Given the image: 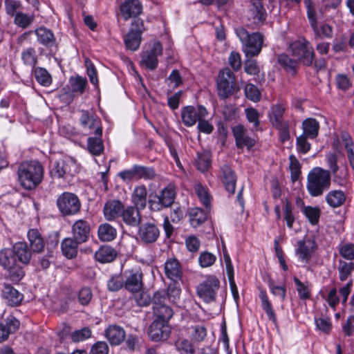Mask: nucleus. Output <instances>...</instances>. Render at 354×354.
Returning <instances> with one entry per match:
<instances>
[{
  "mask_svg": "<svg viewBox=\"0 0 354 354\" xmlns=\"http://www.w3.org/2000/svg\"><path fill=\"white\" fill-rule=\"evenodd\" d=\"M44 168L37 160L21 162L17 169V179L20 185L26 190L35 189L42 181Z\"/></svg>",
  "mask_w": 354,
  "mask_h": 354,
  "instance_id": "nucleus-1",
  "label": "nucleus"
},
{
  "mask_svg": "<svg viewBox=\"0 0 354 354\" xmlns=\"http://www.w3.org/2000/svg\"><path fill=\"white\" fill-rule=\"evenodd\" d=\"M235 33L243 45L242 50L247 57L259 55L264 41V37L261 33L259 32L250 33L243 27L235 28Z\"/></svg>",
  "mask_w": 354,
  "mask_h": 354,
  "instance_id": "nucleus-2",
  "label": "nucleus"
},
{
  "mask_svg": "<svg viewBox=\"0 0 354 354\" xmlns=\"http://www.w3.org/2000/svg\"><path fill=\"white\" fill-rule=\"evenodd\" d=\"M330 185V174L328 170L315 167L307 177V190L314 197L319 196L328 189Z\"/></svg>",
  "mask_w": 354,
  "mask_h": 354,
  "instance_id": "nucleus-3",
  "label": "nucleus"
},
{
  "mask_svg": "<svg viewBox=\"0 0 354 354\" xmlns=\"http://www.w3.org/2000/svg\"><path fill=\"white\" fill-rule=\"evenodd\" d=\"M218 95L221 99H226L239 90L233 72L228 68L221 71L217 79Z\"/></svg>",
  "mask_w": 354,
  "mask_h": 354,
  "instance_id": "nucleus-4",
  "label": "nucleus"
},
{
  "mask_svg": "<svg viewBox=\"0 0 354 354\" xmlns=\"http://www.w3.org/2000/svg\"><path fill=\"white\" fill-rule=\"evenodd\" d=\"M292 55L306 66H311L315 59V51L310 42L305 38H300L290 45Z\"/></svg>",
  "mask_w": 354,
  "mask_h": 354,
  "instance_id": "nucleus-5",
  "label": "nucleus"
},
{
  "mask_svg": "<svg viewBox=\"0 0 354 354\" xmlns=\"http://www.w3.org/2000/svg\"><path fill=\"white\" fill-rule=\"evenodd\" d=\"M57 206L64 216L74 215L80 212L81 203L78 197L71 192H64L57 199Z\"/></svg>",
  "mask_w": 354,
  "mask_h": 354,
  "instance_id": "nucleus-6",
  "label": "nucleus"
},
{
  "mask_svg": "<svg viewBox=\"0 0 354 354\" xmlns=\"http://www.w3.org/2000/svg\"><path fill=\"white\" fill-rule=\"evenodd\" d=\"M219 286V280L214 276H209L198 286L197 294L205 302H212L216 299V293Z\"/></svg>",
  "mask_w": 354,
  "mask_h": 354,
  "instance_id": "nucleus-7",
  "label": "nucleus"
},
{
  "mask_svg": "<svg viewBox=\"0 0 354 354\" xmlns=\"http://www.w3.org/2000/svg\"><path fill=\"white\" fill-rule=\"evenodd\" d=\"M125 289L130 292H138L144 288L143 273L140 268H132L125 272Z\"/></svg>",
  "mask_w": 354,
  "mask_h": 354,
  "instance_id": "nucleus-8",
  "label": "nucleus"
},
{
  "mask_svg": "<svg viewBox=\"0 0 354 354\" xmlns=\"http://www.w3.org/2000/svg\"><path fill=\"white\" fill-rule=\"evenodd\" d=\"M80 113V122L83 129L88 133L93 132L96 136L101 137L102 129L100 119L87 111L82 110Z\"/></svg>",
  "mask_w": 354,
  "mask_h": 354,
  "instance_id": "nucleus-9",
  "label": "nucleus"
},
{
  "mask_svg": "<svg viewBox=\"0 0 354 354\" xmlns=\"http://www.w3.org/2000/svg\"><path fill=\"white\" fill-rule=\"evenodd\" d=\"M162 53V46L159 41H155L150 50H147L142 53L141 64L149 70L156 68L158 59V57Z\"/></svg>",
  "mask_w": 354,
  "mask_h": 354,
  "instance_id": "nucleus-10",
  "label": "nucleus"
},
{
  "mask_svg": "<svg viewBox=\"0 0 354 354\" xmlns=\"http://www.w3.org/2000/svg\"><path fill=\"white\" fill-rule=\"evenodd\" d=\"M142 12V6L139 0H125L120 5L118 16L124 21L136 18Z\"/></svg>",
  "mask_w": 354,
  "mask_h": 354,
  "instance_id": "nucleus-11",
  "label": "nucleus"
},
{
  "mask_svg": "<svg viewBox=\"0 0 354 354\" xmlns=\"http://www.w3.org/2000/svg\"><path fill=\"white\" fill-rule=\"evenodd\" d=\"M138 236L139 240L143 243H153L160 236V230L154 223L147 222L139 227Z\"/></svg>",
  "mask_w": 354,
  "mask_h": 354,
  "instance_id": "nucleus-12",
  "label": "nucleus"
},
{
  "mask_svg": "<svg viewBox=\"0 0 354 354\" xmlns=\"http://www.w3.org/2000/svg\"><path fill=\"white\" fill-rule=\"evenodd\" d=\"M75 162L73 159L67 158L55 161L50 170L52 176L57 178H63L65 175H73L75 172Z\"/></svg>",
  "mask_w": 354,
  "mask_h": 354,
  "instance_id": "nucleus-13",
  "label": "nucleus"
},
{
  "mask_svg": "<svg viewBox=\"0 0 354 354\" xmlns=\"http://www.w3.org/2000/svg\"><path fill=\"white\" fill-rule=\"evenodd\" d=\"M170 333L168 323L153 320L149 326L148 335L152 341L160 342L167 339Z\"/></svg>",
  "mask_w": 354,
  "mask_h": 354,
  "instance_id": "nucleus-14",
  "label": "nucleus"
},
{
  "mask_svg": "<svg viewBox=\"0 0 354 354\" xmlns=\"http://www.w3.org/2000/svg\"><path fill=\"white\" fill-rule=\"evenodd\" d=\"M71 233L73 238L77 243H84L88 240L90 236V224L84 219H79L72 225Z\"/></svg>",
  "mask_w": 354,
  "mask_h": 354,
  "instance_id": "nucleus-15",
  "label": "nucleus"
},
{
  "mask_svg": "<svg viewBox=\"0 0 354 354\" xmlns=\"http://www.w3.org/2000/svg\"><path fill=\"white\" fill-rule=\"evenodd\" d=\"M317 248L316 242L310 238L300 240L297 242L296 254L301 261L308 263Z\"/></svg>",
  "mask_w": 354,
  "mask_h": 354,
  "instance_id": "nucleus-16",
  "label": "nucleus"
},
{
  "mask_svg": "<svg viewBox=\"0 0 354 354\" xmlns=\"http://www.w3.org/2000/svg\"><path fill=\"white\" fill-rule=\"evenodd\" d=\"M220 178L227 192L233 194L235 192L236 175L227 165H224L220 169Z\"/></svg>",
  "mask_w": 354,
  "mask_h": 354,
  "instance_id": "nucleus-17",
  "label": "nucleus"
},
{
  "mask_svg": "<svg viewBox=\"0 0 354 354\" xmlns=\"http://www.w3.org/2000/svg\"><path fill=\"white\" fill-rule=\"evenodd\" d=\"M232 133L238 148L242 149L246 147L250 149L254 146V140L246 135L245 129L243 125L239 124L234 127L232 128Z\"/></svg>",
  "mask_w": 354,
  "mask_h": 354,
  "instance_id": "nucleus-18",
  "label": "nucleus"
},
{
  "mask_svg": "<svg viewBox=\"0 0 354 354\" xmlns=\"http://www.w3.org/2000/svg\"><path fill=\"white\" fill-rule=\"evenodd\" d=\"M165 274L172 281H179L182 279L183 269L176 259H169L165 263Z\"/></svg>",
  "mask_w": 354,
  "mask_h": 354,
  "instance_id": "nucleus-19",
  "label": "nucleus"
},
{
  "mask_svg": "<svg viewBox=\"0 0 354 354\" xmlns=\"http://www.w3.org/2000/svg\"><path fill=\"white\" fill-rule=\"evenodd\" d=\"M19 326V322L10 315L0 323V342L6 340L10 334L15 333Z\"/></svg>",
  "mask_w": 354,
  "mask_h": 354,
  "instance_id": "nucleus-20",
  "label": "nucleus"
},
{
  "mask_svg": "<svg viewBox=\"0 0 354 354\" xmlns=\"http://www.w3.org/2000/svg\"><path fill=\"white\" fill-rule=\"evenodd\" d=\"M124 208V205L120 201H109L105 203L104 215L108 221L114 220L122 215Z\"/></svg>",
  "mask_w": 354,
  "mask_h": 354,
  "instance_id": "nucleus-21",
  "label": "nucleus"
},
{
  "mask_svg": "<svg viewBox=\"0 0 354 354\" xmlns=\"http://www.w3.org/2000/svg\"><path fill=\"white\" fill-rule=\"evenodd\" d=\"M0 265L8 271L16 268L17 261L13 248H4L0 251Z\"/></svg>",
  "mask_w": 354,
  "mask_h": 354,
  "instance_id": "nucleus-22",
  "label": "nucleus"
},
{
  "mask_svg": "<svg viewBox=\"0 0 354 354\" xmlns=\"http://www.w3.org/2000/svg\"><path fill=\"white\" fill-rule=\"evenodd\" d=\"M139 209V207L132 206L128 207L127 209L124 208L121 215L123 221L128 225L138 226L142 220Z\"/></svg>",
  "mask_w": 354,
  "mask_h": 354,
  "instance_id": "nucleus-23",
  "label": "nucleus"
},
{
  "mask_svg": "<svg viewBox=\"0 0 354 354\" xmlns=\"http://www.w3.org/2000/svg\"><path fill=\"white\" fill-rule=\"evenodd\" d=\"M181 118L186 127L194 126L200 120L199 105L196 108L192 106L184 107L181 112Z\"/></svg>",
  "mask_w": 354,
  "mask_h": 354,
  "instance_id": "nucleus-24",
  "label": "nucleus"
},
{
  "mask_svg": "<svg viewBox=\"0 0 354 354\" xmlns=\"http://www.w3.org/2000/svg\"><path fill=\"white\" fill-rule=\"evenodd\" d=\"M105 336L111 345H119L124 339L125 332L122 327L113 325L106 330Z\"/></svg>",
  "mask_w": 354,
  "mask_h": 354,
  "instance_id": "nucleus-25",
  "label": "nucleus"
},
{
  "mask_svg": "<svg viewBox=\"0 0 354 354\" xmlns=\"http://www.w3.org/2000/svg\"><path fill=\"white\" fill-rule=\"evenodd\" d=\"M117 256V251L109 245L100 247L95 253V260L102 263L112 262Z\"/></svg>",
  "mask_w": 354,
  "mask_h": 354,
  "instance_id": "nucleus-26",
  "label": "nucleus"
},
{
  "mask_svg": "<svg viewBox=\"0 0 354 354\" xmlns=\"http://www.w3.org/2000/svg\"><path fill=\"white\" fill-rule=\"evenodd\" d=\"M16 259L21 263L28 265L31 259L32 252L25 242L16 243L12 247Z\"/></svg>",
  "mask_w": 354,
  "mask_h": 354,
  "instance_id": "nucleus-27",
  "label": "nucleus"
},
{
  "mask_svg": "<svg viewBox=\"0 0 354 354\" xmlns=\"http://www.w3.org/2000/svg\"><path fill=\"white\" fill-rule=\"evenodd\" d=\"M286 109V106L283 103L273 104L271 106L268 113V118L273 127L286 122V121L283 120V114Z\"/></svg>",
  "mask_w": 354,
  "mask_h": 354,
  "instance_id": "nucleus-28",
  "label": "nucleus"
},
{
  "mask_svg": "<svg viewBox=\"0 0 354 354\" xmlns=\"http://www.w3.org/2000/svg\"><path fill=\"white\" fill-rule=\"evenodd\" d=\"M28 238L31 250L33 252H41L45 246V243L41 234L37 229H31L28 232Z\"/></svg>",
  "mask_w": 354,
  "mask_h": 354,
  "instance_id": "nucleus-29",
  "label": "nucleus"
},
{
  "mask_svg": "<svg viewBox=\"0 0 354 354\" xmlns=\"http://www.w3.org/2000/svg\"><path fill=\"white\" fill-rule=\"evenodd\" d=\"M176 196V192L174 185L169 184L162 189L159 195H156L155 198H159L162 205L167 208L174 203Z\"/></svg>",
  "mask_w": 354,
  "mask_h": 354,
  "instance_id": "nucleus-30",
  "label": "nucleus"
},
{
  "mask_svg": "<svg viewBox=\"0 0 354 354\" xmlns=\"http://www.w3.org/2000/svg\"><path fill=\"white\" fill-rule=\"evenodd\" d=\"M2 295L6 300L8 305L12 306L19 305L23 299V295L17 290L10 285L4 286L2 290Z\"/></svg>",
  "mask_w": 354,
  "mask_h": 354,
  "instance_id": "nucleus-31",
  "label": "nucleus"
},
{
  "mask_svg": "<svg viewBox=\"0 0 354 354\" xmlns=\"http://www.w3.org/2000/svg\"><path fill=\"white\" fill-rule=\"evenodd\" d=\"M35 32L38 41L42 45L46 47H51L55 44V38L50 30L45 27H39Z\"/></svg>",
  "mask_w": 354,
  "mask_h": 354,
  "instance_id": "nucleus-32",
  "label": "nucleus"
},
{
  "mask_svg": "<svg viewBox=\"0 0 354 354\" xmlns=\"http://www.w3.org/2000/svg\"><path fill=\"white\" fill-rule=\"evenodd\" d=\"M82 244L77 243L75 239L66 238L62 242V251L63 254L68 259H73L77 254L78 245Z\"/></svg>",
  "mask_w": 354,
  "mask_h": 354,
  "instance_id": "nucleus-33",
  "label": "nucleus"
},
{
  "mask_svg": "<svg viewBox=\"0 0 354 354\" xmlns=\"http://www.w3.org/2000/svg\"><path fill=\"white\" fill-rule=\"evenodd\" d=\"M303 134L308 138L314 139L318 136L319 124L315 118H307L302 122Z\"/></svg>",
  "mask_w": 354,
  "mask_h": 354,
  "instance_id": "nucleus-34",
  "label": "nucleus"
},
{
  "mask_svg": "<svg viewBox=\"0 0 354 354\" xmlns=\"http://www.w3.org/2000/svg\"><path fill=\"white\" fill-rule=\"evenodd\" d=\"M147 189L146 186L140 185L135 187L132 195V200L137 207L144 209L147 205Z\"/></svg>",
  "mask_w": 354,
  "mask_h": 354,
  "instance_id": "nucleus-35",
  "label": "nucleus"
},
{
  "mask_svg": "<svg viewBox=\"0 0 354 354\" xmlns=\"http://www.w3.org/2000/svg\"><path fill=\"white\" fill-rule=\"evenodd\" d=\"M189 223L193 227H198L207 218V212L199 208H192L189 212Z\"/></svg>",
  "mask_w": 354,
  "mask_h": 354,
  "instance_id": "nucleus-36",
  "label": "nucleus"
},
{
  "mask_svg": "<svg viewBox=\"0 0 354 354\" xmlns=\"http://www.w3.org/2000/svg\"><path fill=\"white\" fill-rule=\"evenodd\" d=\"M208 112L205 107L199 105V118L200 120L198 123V129L200 132L210 134L214 130L213 125L205 118L207 116Z\"/></svg>",
  "mask_w": 354,
  "mask_h": 354,
  "instance_id": "nucleus-37",
  "label": "nucleus"
},
{
  "mask_svg": "<svg viewBox=\"0 0 354 354\" xmlns=\"http://www.w3.org/2000/svg\"><path fill=\"white\" fill-rule=\"evenodd\" d=\"M326 201L331 207H338L344 203L346 195L341 190H332L326 194Z\"/></svg>",
  "mask_w": 354,
  "mask_h": 354,
  "instance_id": "nucleus-38",
  "label": "nucleus"
},
{
  "mask_svg": "<svg viewBox=\"0 0 354 354\" xmlns=\"http://www.w3.org/2000/svg\"><path fill=\"white\" fill-rule=\"evenodd\" d=\"M195 165L201 172L207 171L211 166V154L209 151L198 152Z\"/></svg>",
  "mask_w": 354,
  "mask_h": 354,
  "instance_id": "nucleus-39",
  "label": "nucleus"
},
{
  "mask_svg": "<svg viewBox=\"0 0 354 354\" xmlns=\"http://www.w3.org/2000/svg\"><path fill=\"white\" fill-rule=\"evenodd\" d=\"M259 298L261 301V306L267 316L274 324L277 323V317L272 308L266 290H261L259 294Z\"/></svg>",
  "mask_w": 354,
  "mask_h": 354,
  "instance_id": "nucleus-40",
  "label": "nucleus"
},
{
  "mask_svg": "<svg viewBox=\"0 0 354 354\" xmlns=\"http://www.w3.org/2000/svg\"><path fill=\"white\" fill-rule=\"evenodd\" d=\"M98 237L102 241H111L116 237V230L109 223H104L98 227Z\"/></svg>",
  "mask_w": 354,
  "mask_h": 354,
  "instance_id": "nucleus-41",
  "label": "nucleus"
},
{
  "mask_svg": "<svg viewBox=\"0 0 354 354\" xmlns=\"http://www.w3.org/2000/svg\"><path fill=\"white\" fill-rule=\"evenodd\" d=\"M125 288L124 277L122 273L114 274L110 276L107 281V289L110 292L119 291L122 288Z\"/></svg>",
  "mask_w": 354,
  "mask_h": 354,
  "instance_id": "nucleus-42",
  "label": "nucleus"
},
{
  "mask_svg": "<svg viewBox=\"0 0 354 354\" xmlns=\"http://www.w3.org/2000/svg\"><path fill=\"white\" fill-rule=\"evenodd\" d=\"M153 314L155 317L154 320L169 323V321L173 317L174 311L169 306L165 305L153 310Z\"/></svg>",
  "mask_w": 354,
  "mask_h": 354,
  "instance_id": "nucleus-43",
  "label": "nucleus"
},
{
  "mask_svg": "<svg viewBox=\"0 0 354 354\" xmlns=\"http://www.w3.org/2000/svg\"><path fill=\"white\" fill-rule=\"evenodd\" d=\"M278 63L286 71L292 74H295L298 68V61L290 58L286 54H281L278 56Z\"/></svg>",
  "mask_w": 354,
  "mask_h": 354,
  "instance_id": "nucleus-44",
  "label": "nucleus"
},
{
  "mask_svg": "<svg viewBox=\"0 0 354 354\" xmlns=\"http://www.w3.org/2000/svg\"><path fill=\"white\" fill-rule=\"evenodd\" d=\"M337 270L339 280L344 281L354 271V263L353 261H346L340 259L338 261Z\"/></svg>",
  "mask_w": 354,
  "mask_h": 354,
  "instance_id": "nucleus-45",
  "label": "nucleus"
},
{
  "mask_svg": "<svg viewBox=\"0 0 354 354\" xmlns=\"http://www.w3.org/2000/svg\"><path fill=\"white\" fill-rule=\"evenodd\" d=\"M142 40V36L133 31H129L124 39L125 46L127 49L135 51L138 49Z\"/></svg>",
  "mask_w": 354,
  "mask_h": 354,
  "instance_id": "nucleus-46",
  "label": "nucleus"
},
{
  "mask_svg": "<svg viewBox=\"0 0 354 354\" xmlns=\"http://www.w3.org/2000/svg\"><path fill=\"white\" fill-rule=\"evenodd\" d=\"M304 4L307 10V17L310 21V26L315 33H319V28L317 26V20L316 17V10L311 0H304Z\"/></svg>",
  "mask_w": 354,
  "mask_h": 354,
  "instance_id": "nucleus-47",
  "label": "nucleus"
},
{
  "mask_svg": "<svg viewBox=\"0 0 354 354\" xmlns=\"http://www.w3.org/2000/svg\"><path fill=\"white\" fill-rule=\"evenodd\" d=\"M87 148L91 154L94 156H99L104 149L103 142L100 137L97 136L96 138H88L87 140Z\"/></svg>",
  "mask_w": 354,
  "mask_h": 354,
  "instance_id": "nucleus-48",
  "label": "nucleus"
},
{
  "mask_svg": "<svg viewBox=\"0 0 354 354\" xmlns=\"http://www.w3.org/2000/svg\"><path fill=\"white\" fill-rule=\"evenodd\" d=\"M342 139L346 149L347 156L351 167L354 169V144L351 136L346 133H342Z\"/></svg>",
  "mask_w": 354,
  "mask_h": 354,
  "instance_id": "nucleus-49",
  "label": "nucleus"
},
{
  "mask_svg": "<svg viewBox=\"0 0 354 354\" xmlns=\"http://www.w3.org/2000/svg\"><path fill=\"white\" fill-rule=\"evenodd\" d=\"M35 77L36 80L44 86H48L52 83V77L50 73L44 68H35Z\"/></svg>",
  "mask_w": 354,
  "mask_h": 354,
  "instance_id": "nucleus-50",
  "label": "nucleus"
},
{
  "mask_svg": "<svg viewBox=\"0 0 354 354\" xmlns=\"http://www.w3.org/2000/svg\"><path fill=\"white\" fill-rule=\"evenodd\" d=\"M34 19V15H29L21 12H18L15 14L14 23L17 26L24 29L30 26Z\"/></svg>",
  "mask_w": 354,
  "mask_h": 354,
  "instance_id": "nucleus-51",
  "label": "nucleus"
},
{
  "mask_svg": "<svg viewBox=\"0 0 354 354\" xmlns=\"http://www.w3.org/2000/svg\"><path fill=\"white\" fill-rule=\"evenodd\" d=\"M302 212L312 225H316L318 223L321 214V212L319 207L306 206L304 207Z\"/></svg>",
  "mask_w": 354,
  "mask_h": 354,
  "instance_id": "nucleus-52",
  "label": "nucleus"
},
{
  "mask_svg": "<svg viewBox=\"0 0 354 354\" xmlns=\"http://www.w3.org/2000/svg\"><path fill=\"white\" fill-rule=\"evenodd\" d=\"M137 179L153 180L156 174L153 167L136 165Z\"/></svg>",
  "mask_w": 354,
  "mask_h": 354,
  "instance_id": "nucleus-53",
  "label": "nucleus"
},
{
  "mask_svg": "<svg viewBox=\"0 0 354 354\" xmlns=\"http://www.w3.org/2000/svg\"><path fill=\"white\" fill-rule=\"evenodd\" d=\"M180 292L181 289L179 285V281H172L168 286L166 296L168 300L175 303L179 299Z\"/></svg>",
  "mask_w": 354,
  "mask_h": 354,
  "instance_id": "nucleus-54",
  "label": "nucleus"
},
{
  "mask_svg": "<svg viewBox=\"0 0 354 354\" xmlns=\"http://www.w3.org/2000/svg\"><path fill=\"white\" fill-rule=\"evenodd\" d=\"M250 12L255 23H261L266 19L265 10L259 2L252 3Z\"/></svg>",
  "mask_w": 354,
  "mask_h": 354,
  "instance_id": "nucleus-55",
  "label": "nucleus"
},
{
  "mask_svg": "<svg viewBox=\"0 0 354 354\" xmlns=\"http://www.w3.org/2000/svg\"><path fill=\"white\" fill-rule=\"evenodd\" d=\"M24 63L30 66H35L37 63L36 51L33 48H28L21 53Z\"/></svg>",
  "mask_w": 354,
  "mask_h": 354,
  "instance_id": "nucleus-56",
  "label": "nucleus"
},
{
  "mask_svg": "<svg viewBox=\"0 0 354 354\" xmlns=\"http://www.w3.org/2000/svg\"><path fill=\"white\" fill-rule=\"evenodd\" d=\"M70 84L72 91L82 94L87 84V80L86 78L77 76L70 79Z\"/></svg>",
  "mask_w": 354,
  "mask_h": 354,
  "instance_id": "nucleus-57",
  "label": "nucleus"
},
{
  "mask_svg": "<svg viewBox=\"0 0 354 354\" xmlns=\"http://www.w3.org/2000/svg\"><path fill=\"white\" fill-rule=\"evenodd\" d=\"M167 298L166 292L163 290L156 291L152 298V308L153 310L157 309L160 307L164 306L167 304Z\"/></svg>",
  "mask_w": 354,
  "mask_h": 354,
  "instance_id": "nucleus-58",
  "label": "nucleus"
},
{
  "mask_svg": "<svg viewBox=\"0 0 354 354\" xmlns=\"http://www.w3.org/2000/svg\"><path fill=\"white\" fill-rule=\"evenodd\" d=\"M91 336V330L88 327H84L77 330L71 334V338L74 342H79L88 339Z\"/></svg>",
  "mask_w": 354,
  "mask_h": 354,
  "instance_id": "nucleus-59",
  "label": "nucleus"
},
{
  "mask_svg": "<svg viewBox=\"0 0 354 354\" xmlns=\"http://www.w3.org/2000/svg\"><path fill=\"white\" fill-rule=\"evenodd\" d=\"M245 95L248 99L255 102H259L261 99L260 91L252 84H246L245 86Z\"/></svg>",
  "mask_w": 354,
  "mask_h": 354,
  "instance_id": "nucleus-60",
  "label": "nucleus"
},
{
  "mask_svg": "<svg viewBox=\"0 0 354 354\" xmlns=\"http://www.w3.org/2000/svg\"><path fill=\"white\" fill-rule=\"evenodd\" d=\"M216 259V257L214 254L209 252H203L198 257V263L202 268H208L215 263Z\"/></svg>",
  "mask_w": 354,
  "mask_h": 354,
  "instance_id": "nucleus-61",
  "label": "nucleus"
},
{
  "mask_svg": "<svg viewBox=\"0 0 354 354\" xmlns=\"http://www.w3.org/2000/svg\"><path fill=\"white\" fill-rule=\"evenodd\" d=\"M340 256L350 261L354 260V244L346 243L342 245L339 248Z\"/></svg>",
  "mask_w": 354,
  "mask_h": 354,
  "instance_id": "nucleus-62",
  "label": "nucleus"
},
{
  "mask_svg": "<svg viewBox=\"0 0 354 354\" xmlns=\"http://www.w3.org/2000/svg\"><path fill=\"white\" fill-rule=\"evenodd\" d=\"M194 190L201 203L207 208L210 205V196L201 184L195 186Z\"/></svg>",
  "mask_w": 354,
  "mask_h": 354,
  "instance_id": "nucleus-63",
  "label": "nucleus"
},
{
  "mask_svg": "<svg viewBox=\"0 0 354 354\" xmlns=\"http://www.w3.org/2000/svg\"><path fill=\"white\" fill-rule=\"evenodd\" d=\"M136 304L140 306H147L151 303V297L149 294L143 290L138 292H132Z\"/></svg>",
  "mask_w": 354,
  "mask_h": 354,
  "instance_id": "nucleus-64",
  "label": "nucleus"
}]
</instances>
